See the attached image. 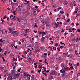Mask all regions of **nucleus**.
<instances>
[{"instance_id":"nucleus-1","label":"nucleus","mask_w":80,"mask_h":80,"mask_svg":"<svg viewBox=\"0 0 80 80\" xmlns=\"http://www.w3.org/2000/svg\"><path fill=\"white\" fill-rule=\"evenodd\" d=\"M64 69L65 70V71L66 72H68V70H69V71L70 70V69L68 67H64Z\"/></svg>"},{"instance_id":"nucleus-2","label":"nucleus","mask_w":80,"mask_h":80,"mask_svg":"<svg viewBox=\"0 0 80 80\" xmlns=\"http://www.w3.org/2000/svg\"><path fill=\"white\" fill-rule=\"evenodd\" d=\"M60 72L61 73H65V70L64 68V69L62 68L60 70Z\"/></svg>"},{"instance_id":"nucleus-3","label":"nucleus","mask_w":80,"mask_h":80,"mask_svg":"<svg viewBox=\"0 0 80 80\" xmlns=\"http://www.w3.org/2000/svg\"><path fill=\"white\" fill-rule=\"evenodd\" d=\"M55 25L56 26L55 28H58V27H61V25H60V24H57V23H55Z\"/></svg>"},{"instance_id":"nucleus-4","label":"nucleus","mask_w":80,"mask_h":80,"mask_svg":"<svg viewBox=\"0 0 80 80\" xmlns=\"http://www.w3.org/2000/svg\"><path fill=\"white\" fill-rule=\"evenodd\" d=\"M4 73L5 75V76L6 75H8V71H4Z\"/></svg>"},{"instance_id":"nucleus-5","label":"nucleus","mask_w":80,"mask_h":80,"mask_svg":"<svg viewBox=\"0 0 80 80\" xmlns=\"http://www.w3.org/2000/svg\"><path fill=\"white\" fill-rule=\"evenodd\" d=\"M8 80H12V76H8Z\"/></svg>"},{"instance_id":"nucleus-6","label":"nucleus","mask_w":80,"mask_h":80,"mask_svg":"<svg viewBox=\"0 0 80 80\" xmlns=\"http://www.w3.org/2000/svg\"><path fill=\"white\" fill-rule=\"evenodd\" d=\"M15 75V70H13L12 71V73H11V75L13 76V75Z\"/></svg>"},{"instance_id":"nucleus-7","label":"nucleus","mask_w":80,"mask_h":80,"mask_svg":"<svg viewBox=\"0 0 80 80\" xmlns=\"http://www.w3.org/2000/svg\"><path fill=\"white\" fill-rule=\"evenodd\" d=\"M30 9V4H28V7L27 8V10H29V9Z\"/></svg>"},{"instance_id":"nucleus-8","label":"nucleus","mask_w":80,"mask_h":80,"mask_svg":"<svg viewBox=\"0 0 80 80\" xmlns=\"http://www.w3.org/2000/svg\"><path fill=\"white\" fill-rule=\"evenodd\" d=\"M20 76V75L19 74H14V77H19Z\"/></svg>"},{"instance_id":"nucleus-9","label":"nucleus","mask_w":80,"mask_h":80,"mask_svg":"<svg viewBox=\"0 0 80 80\" xmlns=\"http://www.w3.org/2000/svg\"><path fill=\"white\" fill-rule=\"evenodd\" d=\"M44 40H45V38L43 37V36L42 37V38L41 39V42H43V41H44Z\"/></svg>"},{"instance_id":"nucleus-10","label":"nucleus","mask_w":80,"mask_h":80,"mask_svg":"<svg viewBox=\"0 0 80 80\" xmlns=\"http://www.w3.org/2000/svg\"><path fill=\"white\" fill-rule=\"evenodd\" d=\"M17 32V31H14L13 32H11V34H12V35H14L15 33Z\"/></svg>"},{"instance_id":"nucleus-11","label":"nucleus","mask_w":80,"mask_h":80,"mask_svg":"<svg viewBox=\"0 0 80 80\" xmlns=\"http://www.w3.org/2000/svg\"><path fill=\"white\" fill-rule=\"evenodd\" d=\"M9 31L10 32H12V31H13V29H12V28H9Z\"/></svg>"},{"instance_id":"nucleus-12","label":"nucleus","mask_w":80,"mask_h":80,"mask_svg":"<svg viewBox=\"0 0 80 80\" xmlns=\"http://www.w3.org/2000/svg\"><path fill=\"white\" fill-rule=\"evenodd\" d=\"M69 31L68 32H69V33H71V32H72L73 31L72 30V29H68Z\"/></svg>"},{"instance_id":"nucleus-13","label":"nucleus","mask_w":80,"mask_h":80,"mask_svg":"<svg viewBox=\"0 0 80 80\" xmlns=\"http://www.w3.org/2000/svg\"><path fill=\"white\" fill-rule=\"evenodd\" d=\"M64 5H68V2L67 1H66L64 3Z\"/></svg>"},{"instance_id":"nucleus-14","label":"nucleus","mask_w":80,"mask_h":80,"mask_svg":"<svg viewBox=\"0 0 80 80\" xmlns=\"http://www.w3.org/2000/svg\"><path fill=\"white\" fill-rule=\"evenodd\" d=\"M67 74V73H65L64 74H62L61 75L62 76V77H65V75Z\"/></svg>"},{"instance_id":"nucleus-15","label":"nucleus","mask_w":80,"mask_h":80,"mask_svg":"<svg viewBox=\"0 0 80 80\" xmlns=\"http://www.w3.org/2000/svg\"><path fill=\"white\" fill-rule=\"evenodd\" d=\"M8 17V16H7L6 15L5 16L3 17V19H6Z\"/></svg>"},{"instance_id":"nucleus-16","label":"nucleus","mask_w":80,"mask_h":80,"mask_svg":"<svg viewBox=\"0 0 80 80\" xmlns=\"http://www.w3.org/2000/svg\"><path fill=\"white\" fill-rule=\"evenodd\" d=\"M14 3V5H15V6H18V3Z\"/></svg>"},{"instance_id":"nucleus-17","label":"nucleus","mask_w":80,"mask_h":80,"mask_svg":"<svg viewBox=\"0 0 80 80\" xmlns=\"http://www.w3.org/2000/svg\"><path fill=\"white\" fill-rule=\"evenodd\" d=\"M35 79V78H34V77H33L32 76H31V80H34V79Z\"/></svg>"},{"instance_id":"nucleus-18","label":"nucleus","mask_w":80,"mask_h":80,"mask_svg":"<svg viewBox=\"0 0 80 80\" xmlns=\"http://www.w3.org/2000/svg\"><path fill=\"white\" fill-rule=\"evenodd\" d=\"M17 20L18 22L19 21V22H20V18H18Z\"/></svg>"},{"instance_id":"nucleus-19","label":"nucleus","mask_w":80,"mask_h":80,"mask_svg":"<svg viewBox=\"0 0 80 80\" xmlns=\"http://www.w3.org/2000/svg\"><path fill=\"white\" fill-rule=\"evenodd\" d=\"M39 68L41 69V68H42V65H39Z\"/></svg>"},{"instance_id":"nucleus-20","label":"nucleus","mask_w":80,"mask_h":80,"mask_svg":"<svg viewBox=\"0 0 80 80\" xmlns=\"http://www.w3.org/2000/svg\"><path fill=\"white\" fill-rule=\"evenodd\" d=\"M0 68H1L2 70H3V69L5 68L4 67H0Z\"/></svg>"},{"instance_id":"nucleus-21","label":"nucleus","mask_w":80,"mask_h":80,"mask_svg":"<svg viewBox=\"0 0 80 80\" xmlns=\"http://www.w3.org/2000/svg\"><path fill=\"white\" fill-rule=\"evenodd\" d=\"M58 59L59 60H61L62 59V57H60L59 58H58Z\"/></svg>"},{"instance_id":"nucleus-22","label":"nucleus","mask_w":80,"mask_h":80,"mask_svg":"<svg viewBox=\"0 0 80 80\" xmlns=\"http://www.w3.org/2000/svg\"><path fill=\"white\" fill-rule=\"evenodd\" d=\"M45 37L46 38H49L50 37H49L48 36V35H46L45 36Z\"/></svg>"},{"instance_id":"nucleus-23","label":"nucleus","mask_w":80,"mask_h":80,"mask_svg":"<svg viewBox=\"0 0 80 80\" xmlns=\"http://www.w3.org/2000/svg\"><path fill=\"white\" fill-rule=\"evenodd\" d=\"M11 5L12 6V10H14V9H15V7H13V5H12V4Z\"/></svg>"},{"instance_id":"nucleus-24","label":"nucleus","mask_w":80,"mask_h":80,"mask_svg":"<svg viewBox=\"0 0 80 80\" xmlns=\"http://www.w3.org/2000/svg\"><path fill=\"white\" fill-rule=\"evenodd\" d=\"M76 40H77V41H80V38H76Z\"/></svg>"},{"instance_id":"nucleus-25","label":"nucleus","mask_w":80,"mask_h":80,"mask_svg":"<svg viewBox=\"0 0 80 80\" xmlns=\"http://www.w3.org/2000/svg\"><path fill=\"white\" fill-rule=\"evenodd\" d=\"M64 48V46H61L60 47V48L61 49H62V48Z\"/></svg>"},{"instance_id":"nucleus-26","label":"nucleus","mask_w":80,"mask_h":80,"mask_svg":"<svg viewBox=\"0 0 80 80\" xmlns=\"http://www.w3.org/2000/svg\"><path fill=\"white\" fill-rule=\"evenodd\" d=\"M15 16H14L13 18H12V20H14L15 21L16 19H15Z\"/></svg>"},{"instance_id":"nucleus-27","label":"nucleus","mask_w":80,"mask_h":80,"mask_svg":"<svg viewBox=\"0 0 80 80\" xmlns=\"http://www.w3.org/2000/svg\"><path fill=\"white\" fill-rule=\"evenodd\" d=\"M58 43H56L55 44V45L56 47H58Z\"/></svg>"},{"instance_id":"nucleus-28","label":"nucleus","mask_w":80,"mask_h":80,"mask_svg":"<svg viewBox=\"0 0 80 80\" xmlns=\"http://www.w3.org/2000/svg\"><path fill=\"white\" fill-rule=\"evenodd\" d=\"M62 52H58V53L59 54V55H60V54H61V55H62Z\"/></svg>"},{"instance_id":"nucleus-29","label":"nucleus","mask_w":80,"mask_h":80,"mask_svg":"<svg viewBox=\"0 0 80 80\" xmlns=\"http://www.w3.org/2000/svg\"><path fill=\"white\" fill-rule=\"evenodd\" d=\"M53 50H55V51H56V50H57V48H54V47H53Z\"/></svg>"},{"instance_id":"nucleus-30","label":"nucleus","mask_w":80,"mask_h":80,"mask_svg":"<svg viewBox=\"0 0 80 80\" xmlns=\"http://www.w3.org/2000/svg\"><path fill=\"white\" fill-rule=\"evenodd\" d=\"M24 53L25 55H27V52L26 51H24Z\"/></svg>"},{"instance_id":"nucleus-31","label":"nucleus","mask_w":80,"mask_h":80,"mask_svg":"<svg viewBox=\"0 0 80 80\" xmlns=\"http://www.w3.org/2000/svg\"><path fill=\"white\" fill-rule=\"evenodd\" d=\"M32 52H30L29 54V55H30V56H31V55H32Z\"/></svg>"},{"instance_id":"nucleus-32","label":"nucleus","mask_w":80,"mask_h":80,"mask_svg":"<svg viewBox=\"0 0 80 80\" xmlns=\"http://www.w3.org/2000/svg\"><path fill=\"white\" fill-rule=\"evenodd\" d=\"M16 33H15V34H16V35H18V32H16Z\"/></svg>"},{"instance_id":"nucleus-33","label":"nucleus","mask_w":80,"mask_h":80,"mask_svg":"<svg viewBox=\"0 0 80 80\" xmlns=\"http://www.w3.org/2000/svg\"><path fill=\"white\" fill-rule=\"evenodd\" d=\"M70 68L71 69V70H72L73 68V66H72L70 67Z\"/></svg>"},{"instance_id":"nucleus-34","label":"nucleus","mask_w":80,"mask_h":80,"mask_svg":"<svg viewBox=\"0 0 80 80\" xmlns=\"http://www.w3.org/2000/svg\"><path fill=\"white\" fill-rule=\"evenodd\" d=\"M1 20L2 21V23H3V22H4V20H3V19H2V18L1 19Z\"/></svg>"},{"instance_id":"nucleus-35","label":"nucleus","mask_w":80,"mask_h":80,"mask_svg":"<svg viewBox=\"0 0 80 80\" xmlns=\"http://www.w3.org/2000/svg\"><path fill=\"white\" fill-rule=\"evenodd\" d=\"M38 67V66H37V65H36L35 66V68H37H37H38V67Z\"/></svg>"},{"instance_id":"nucleus-36","label":"nucleus","mask_w":80,"mask_h":80,"mask_svg":"<svg viewBox=\"0 0 80 80\" xmlns=\"http://www.w3.org/2000/svg\"><path fill=\"white\" fill-rule=\"evenodd\" d=\"M36 11L38 12H38H40V10H39V9H38L36 10Z\"/></svg>"},{"instance_id":"nucleus-37","label":"nucleus","mask_w":80,"mask_h":80,"mask_svg":"<svg viewBox=\"0 0 80 80\" xmlns=\"http://www.w3.org/2000/svg\"><path fill=\"white\" fill-rule=\"evenodd\" d=\"M75 13H77V11L76 10H75L74 11V14H75Z\"/></svg>"},{"instance_id":"nucleus-38","label":"nucleus","mask_w":80,"mask_h":80,"mask_svg":"<svg viewBox=\"0 0 80 80\" xmlns=\"http://www.w3.org/2000/svg\"><path fill=\"white\" fill-rule=\"evenodd\" d=\"M24 76H27V73H26L25 72H24Z\"/></svg>"},{"instance_id":"nucleus-39","label":"nucleus","mask_w":80,"mask_h":80,"mask_svg":"<svg viewBox=\"0 0 80 80\" xmlns=\"http://www.w3.org/2000/svg\"><path fill=\"white\" fill-rule=\"evenodd\" d=\"M80 15V13H77V14H76V16H79Z\"/></svg>"},{"instance_id":"nucleus-40","label":"nucleus","mask_w":80,"mask_h":80,"mask_svg":"<svg viewBox=\"0 0 80 80\" xmlns=\"http://www.w3.org/2000/svg\"><path fill=\"white\" fill-rule=\"evenodd\" d=\"M60 43L61 45H63L64 44V43H62V42H60Z\"/></svg>"},{"instance_id":"nucleus-41","label":"nucleus","mask_w":80,"mask_h":80,"mask_svg":"<svg viewBox=\"0 0 80 80\" xmlns=\"http://www.w3.org/2000/svg\"><path fill=\"white\" fill-rule=\"evenodd\" d=\"M68 57H70V58H72V57L70 56V54H69L68 55Z\"/></svg>"},{"instance_id":"nucleus-42","label":"nucleus","mask_w":80,"mask_h":80,"mask_svg":"<svg viewBox=\"0 0 80 80\" xmlns=\"http://www.w3.org/2000/svg\"><path fill=\"white\" fill-rule=\"evenodd\" d=\"M72 3L73 5H74L75 3V1H74L72 2Z\"/></svg>"},{"instance_id":"nucleus-43","label":"nucleus","mask_w":80,"mask_h":80,"mask_svg":"<svg viewBox=\"0 0 80 80\" xmlns=\"http://www.w3.org/2000/svg\"><path fill=\"white\" fill-rule=\"evenodd\" d=\"M37 64H38V62H36L34 63V65H37Z\"/></svg>"},{"instance_id":"nucleus-44","label":"nucleus","mask_w":80,"mask_h":80,"mask_svg":"<svg viewBox=\"0 0 80 80\" xmlns=\"http://www.w3.org/2000/svg\"><path fill=\"white\" fill-rule=\"evenodd\" d=\"M51 42L52 43V45H53V41H51Z\"/></svg>"},{"instance_id":"nucleus-45","label":"nucleus","mask_w":80,"mask_h":80,"mask_svg":"<svg viewBox=\"0 0 80 80\" xmlns=\"http://www.w3.org/2000/svg\"><path fill=\"white\" fill-rule=\"evenodd\" d=\"M7 52L6 51L5 53H4V55H7Z\"/></svg>"},{"instance_id":"nucleus-46","label":"nucleus","mask_w":80,"mask_h":80,"mask_svg":"<svg viewBox=\"0 0 80 80\" xmlns=\"http://www.w3.org/2000/svg\"><path fill=\"white\" fill-rule=\"evenodd\" d=\"M76 10H79L78 8L77 7L76 8Z\"/></svg>"},{"instance_id":"nucleus-47","label":"nucleus","mask_w":80,"mask_h":80,"mask_svg":"<svg viewBox=\"0 0 80 80\" xmlns=\"http://www.w3.org/2000/svg\"><path fill=\"white\" fill-rule=\"evenodd\" d=\"M40 72H41V69H40L39 70H38V72L39 73H40Z\"/></svg>"},{"instance_id":"nucleus-48","label":"nucleus","mask_w":80,"mask_h":80,"mask_svg":"<svg viewBox=\"0 0 80 80\" xmlns=\"http://www.w3.org/2000/svg\"><path fill=\"white\" fill-rule=\"evenodd\" d=\"M50 53H51V52H49L48 54V56H49V55H50Z\"/></svg>"},{"instance_id":"nucleus-49","label":"nucleus","mask_w":80,"mask_h":80,"mask_svg":"<svg viewBox=\"0 0 80 80\" xmlns=\"http://www.w3.org/2000/svg\"><path fill=\"white\" fill-rule=\"evenodd\" d=\"M62 30L61 31V32H62V33H63L64 32V30H63V29H62Z\"/></svg>"},{"instance_id":"nucleus-50","label":"nucleus","mask_w":80,"mask_h":80,"mask_svg":"<svg viewBox=\"0 0 80 80\" xmlns=\"http://www.w3.org/2000/svg\"><path fill=\"white\" fill-rule=\"evenodd\" d=\"M27 77H31V76L29 74H28L26 76Z\"/></svg>"},{"instance_id":"nucleus-51","label":"nucleus","mask_w":80,"mask_h":80,"mask_svg":"<svg viewBox=\"0 0 80 80\" xmlns=\"http://www.w3.org/2000/svg\"><path fill=\"white\" fill-rule=\"evenodd\" d=\"M69 21H70V19H68V20H67V22H69Z\"/></svg>"},{"instance_id":"nucleus-52","label":"nucleus","mask_w":80,"mask_h":80,"mask_svg":"<svg viewBox=\"0 0 80 80\" xmlns=\"http://www.w3.org/2000/svg\"><path fill=\"white\" fill-rule=\"evenodd\" d=\"M2 48H0V52H2Z\"/></svg>"},{"instance_id":"nucleus-53","label":"nucleus","mask_w":80,"mask_h":80,"mask_svg":"<svg viewBox=\"0 0 80 80\" xmlns=\"http://www.w3.org/2000/svg\"><path fill=\"white\" fill-rule=\"evenodd\" d=\"M7 20H8V21H9V18H7Z\"/></svg>"},{"instance_id":"nucleus-54","label":"nucleus","mask_w":80,"mask_h":80,"mask_svg":"<svg viewBox=\"0 0 80 80\" xmlns=\"http://www.w3.org/2000/svg\"><path fill=\"white\" fill-rule=\"evenodd\" d=\"M60 48H58V51H60Z\"/></svg>"},{"instance_id":"nucleus-55","label":"nucleus","mask_w":80,"mask_h":80,"mask_svg":"<svg viewBox=\"0 0 80 80\" xmlns=\"http://www.w3.org/2000/svg\"><path fill=\"white\" fill-rule=\"evenodd\" d=\"M41 22H42V23H45V21L42 20V21H41Z\"/></svg>"},{"instance_id":"nucleus-56","label":"nucleus","mask_w":80,"mask_h":80,"mask_svg":"<svg viewBox=\"0 0 80 80\" xmlns=\"http://www.w3.org/2000/svg\"><path fill=\"white\" fill-rule=\"evenodd\" d=\"M77 24H76V26H78L79 25V24L78 23H77Z\"/></svg>"},{"instance_id":"nucleus-57","label":"nucleus","mask_w":80,"mask_h":80,"mask_svg":"<svg viewBox=\"0 0 80 80\" xmlns=\"http://www.w3.org/2000/svg\"><path fill=\"white\" fill-rule=\"evenodd\" d=\"M14 47H15V48H16V49H17V46H14Z\"/></svg>"},{"instance_id":"nucleus-58","label":"nucleus","mask_w":80,"mask_h":80,"mask_svg":"<svg viewBox=\"0 0 80 80\" xmlns=\"http://www.w3.org/2000/svg\"><path fill=\"white\" fill-rule=\"evenodd\" d=\"M75 30V29H74V28L72 29V30H73V32H75V30Z\"/></svg>"},{"instance_id":"nucleus-59","label":"nucleus","mask_w":80,"mask_h":80,"mask_svg":"<svg viewBox=\"0 0 80 80\" xmlns=\"http://www.w3.org/2000/svg\"><path fill=\"white\" fill-rule=\"evenodd\" d=\"M44 56H46V55H47V53H44Z\"/></svg>"},{"instance_id":"nucleus-60","label":"nucleus","mask_w":80,"mask_h":80,"mask_svg":"<svg viewBox=\"0 0 80 80\" xmlns=\"http://www.w3.org/2000/svg\"><path fill=\"white\" fill-rule=\"evenodd\" d=\"M32 10H33V12H34V11H35V10H36V9L35 8H33Z\"/></svg>"},{"instance_id":"nucleus-61","label":"nucleus","mask_w":80,"mask_h":80,"mask_svg":"<svg viewBox=\"0 0 80 80\" xmlns=\"http://www.w3.org/2000/svg\"><path fill=\"white\" fill-rule=\"evenodd\" d=\"M49 71H50V70H47V71H46V72L47 73H48V72H49Z\"/></svg>"},{"instance_id":"nucleus-62","label":"nucleus","mask_w":80,"mask_h":80,"mask_svg":"<svg viewBox=\"0 0 80 80\" xmlns=\"http://www.w3.org/2000/svg\"><path fill=\"white\" fill-rule=\"evenodd\" d=\"M64 13V11H63L61 13V14H63Z\"/></svg>"},{"instance_id":"nucleus-63","label":"nucleus","mask_w":80,"mask_h":80,"mask_svg":"<svg viewBox=\"0 0 80 80\" xmlns=\"http://www.w3.org/2000/svg\"><path fill=\"white\" fill-rule=\"evenodd\" d=\"M78 32H80V29H78Z\"/></svg>"},{"instance_id":"nucleus-64","label":"nucleus","mask_w":80,"mask_h":80,"mask_svg":"<svg viewBox=\"0 0 80 80\" xmlns=\"http://www.w3.org/2000/svg\"><path fill=\"white\" fill-rule=\"evenodd\" d=\"M35 8L36 9H37V8H38V6H35Z\"/></svg>"}]
</instances>
